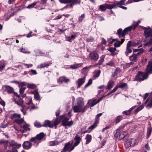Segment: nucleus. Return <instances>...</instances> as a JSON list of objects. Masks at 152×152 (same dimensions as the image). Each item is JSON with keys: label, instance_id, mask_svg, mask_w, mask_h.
<instances>
[{"label": "nucleus", "instance_id": "f257e3e1", "mask_svg": "<svg viewBox=\"0 0 152 152\" xmlns=\"http://www.w3.org/2000/svg\"><path fill=\"white\" fill-rule=\"evenodd\" d=\"M152 73V60L148 62L146 69V72L142 73L139 72L136 77V79L139 81H142L146 79L148 76V74Z\"/></svg>", "mask_w": 152, "mask_h": 152}, {"label": "nucleus", "instance_id": "f03ea898", "mask_svg": "<svg viewBox=\"0 0 152 152\" xmlns=\"http://www.w3.org/2000/svg\"><path fill=\"white\" fill-rule=\"evenodd\" d=\"M84 105V102L83 99L78 100L77 102V105L73 106L72 109L73 110L75 113H83L85 111L88 104L85 106Z\"/></svg>", "mask_w": 152, "mask_h": 152}, {"label": "nucleus", "instance_id": "7ed1b4c3", "mask_svg": "<svg viewBox=\"0 0 152 152\" xmlns=\"http://www.w3.org/2000/svg\"><path fill=\"white\" fill-rule=\"evenodd\" d=\"M45 134L43 132H41L37 134L36 136L32 137L30 139V141L34 143V145L35 147H37L40 143L41 140L43 138Z\"/></svg>", "mask_w": 152, "mask_h": 152}, {"label": "nucleus", "instance_id": "20e7f679", "mask_svg": "<svg viewBox=\"0 0 152 152\" xmlns=\"http://www.w3.org/2000/svg\"><path fill=\"white\" fill-rule=\"evenodd\" d=\"M132 29L134 30V26H131L125 28L124 30L122 31L121 28H120L117 31V33L118 34L120 38L122 37H124L127 32L131 31Z\"/></svg>", "mask_w": 152, "mask_h": 152}, {"label": "nucleus", "instance_id": "39448f33", "mask_svg": "<svg viewBox=\"0 0 152 152\" xmlns=\"http://www.w3.org/2000/svg\"><path fill=\"white\" fill-rule=\"evenodd\" d=\"M75 147L74 145H72L70 142H68L65 144L62 152H70L74 149Z\"/></svg>", "mask_w": 152, "mask_h": 152}, {"label": "nucleus", "instance_id": "423d86ee", "mask_svg": "<svg viewBox=\"0 0 152 152\" xmlns=\"http://www.w3.org/2000/svg\"><path fill=\"white\" fill-rule=\"evenodd\" d=\"M142 28L144 30L145 36L146 38L149 37L152 38V28L150 27L146 28L144 26H141Z\"/></svg>", "mask_w": 152, "mask_h": 152}, {"label": "nucleus", "instance_id": "0eeeda50", "mask_svg": "<svg viewBox=\"0 0 152 152\" xmlns=\"http://www.w3.org/2000/svg\"><path fill=\"white\" fill-rule=\"evenodd\" d=\"M89 58L91 60L96 61L98 59L99 55L96 51H92L89 53Z\"/></svg>", "mask_w": 152, "mask_h": 152}, {"label": "nucleus", "instance_id": "6e6552de", "mask_svg": "<svg viewBox=\"0 0 152 152\" xmlns=\"http://www.w3.org/2000/svg\"><path fill=\"white\" fill-rule=\"evenodd\" d=\"M81 0H70V3L67 4L65 8H71L72 9L73 8L74 5H79L81 3Z\"/></svg>", "mask_w": 152, "mask_h": 152}, {"label": "nucleus", "instance_id": "1a4fd4ad", "mask_svg": "<svg viewBox=\"0 0 152 152\" xmlns=\"http://www.w3.org/2000/svg\"><path fill=\"white\" fill-rule=\"evenodd\" d=\"M120 132V130L119 129H117L116 130V132L114 135L115 137H117L119 135V138L120 139H122L124 138L128 134L127 132L125 131Z\"/></svg>", "mask_w": 152, "mask_h": 152}, {"label": "nucleus", "instance_id": "9d476101", "mask_svg": "<svg viewBox=\"0 0 152 152\" xmlns=\"http://www.w3.org/2000/svg\"><path fill=\"white\" fill-rule=\"evenodd\" d=\"M113 8L112 4H105L99 6L98 9L102 12L104 11L107 9H111Z\"/></svg>", "mask_w": 152, "mask_h": 152}, {"label": "nucleus", "instance_id": "9b49d317", "mask_svg": "<svg viewBox=\"0 0 152 152\" xmlns=\"http://www.w3.org/2000/svg\"><path fill=\"white\" fill-rule=\"evenodd\" d=\"M102 115V113H99L97 115L95 118V121L94 123L88 128V129L92 130L95 128L97 126V124L98 123L99 119L98 118Z\"/></svg>", "mask_w": 152, "mask_h": 152}, {"label": "nucleus", "instance_id": "f8f14e48", "mask_svg": "<svg viewBox=\"0 0 152 152\" xmlns=\"http://www.w3.org/2000/svg\"><path fill=\"white\" fill-rule=\"evenodd\" d=\"M9 145L10 146L12 147L13 149H16V148H19L21 146L20 144L17 143V142H15L14 140H12L10 142Z\"/></svg>", "mask_w": 152, "mask_h": 152}, {"label": "nucleus", "instance_id": "ddd939ff", "mask_svg": "<svg viewBox=\"0 0 152 152\" xmlns=\"http://www.w3.org/2000/svg\"><path fill=\"white\" fill-rule=\"evenodd\" d=\"M126 1V0H121L117 3L112 4L113 8H115L117 7H120L122 5H125V2Z\"/></svg>", "mask_w": 152, "mask_h": 152}, {"label": "nucleus", "instance_id": "4468645a", "mask_svg": "<svg viewBox=\"0 0 152 152\" xmlns=\"http://www.w3.org/2000/svg\"><path fill=\"white\" fill-rule=\"evenodd\" d=\"M32 143L28 141H25L22 145V146L24 149L28 150L30 149L32 146Z\"/></svg>", "mask_w": 152, "mask_h": 152}, {"label": "nucleus", "instance_id": "2eb2a0df", "mask_svg": "<svg viewBox=\"0 0 152 152\" xmlns=\"http://www.w3.org/2000/svg\"><path fill=\"white\" fill-rule=\"evenodd\" d=\"M42 126L43 127L48 126L50 128H53V124L51 121L49 120H46L44 121Z\"/></svg>", "mask_w": 152, "mask_h": 152}, {"label": "nucleus", "instance_id": "dca6fc26", "mask_svg": "<svg viewBox=\"0 0 152 152\" xmlns=\"http://www.w3.org/2000/svg\"><path fill=\"white\" fill-rule=\"evenodd\" d=\"M87 104H88L87 107L88 106V107H93L97 103L96 99H91L89 100Z\"/></svg>", "mask_w": 152, "mask_h": 152}, {"label": "nucleus", "instance_id": "f3484780", "mask_svg": "<svg viewBox=\"0 0 152 152\" xmlns=\"http://www.w3.org/2000/svg\"><path fill=\"white\" fill-rule=\"evenodd\" d=\"M20 127L23 129L20 130V132L22 133H25L27 131L30 130V129L29 128V126L27 124H25L23 126H21Z\"/></svg>", "mask_w": 152, "mask_h": 152}, {"label": "nucleus", "instance_id": "a211bd4d", "mask_svg": "<svg viewBox=\"0 0 152 152\" xmlns=\"http://www.w3.org/2000/svg\"><path fill=\"white\" fill-rule=\"evenodd\" d=\"M114 81L111 80H110L107 83V86L106 89L108 90L111 89L114 86Z\"/></svg>", "mask_w": 152, "mask_h": 152}, {"label": "nucleus", "instance_id": "6ab92c4d", "mask_svg": "<svg viewBox=\"0 0 152 152\" xmlns=\"http://www.w3.org/2000/svg\"><path fill=\"white\" fill-rule=\"evenodd\" d=\"M74 140L76 141L75 142L73 145L75 147L79 144L81 139V138L77 134L74 138Z\"/></svg>", "mask_w": 152, "mask_h": 152}, {"label": "nucleus", "instance_id": "aec40b11", "mask_svg": "<svg viewBox=\"0 0 152 152\" xmlns=\"http://www.w3.org/2000/svg\"><path fill=\"white\" fill-rule=\"evenodd\" d=\"M118 88L124 89L125 90H126L128 88L127 84L126 83H121L118 85Z\"/></svg>", "mask_w": 152, "mask_h": 152}, {"label": "nucleus", "instance_id": "412c9836", "mask_svg": "<svg viewBox=\"0 0 152 152\" xmlns=\"http://www.w3.org/2000/svg\"><path fill=\"white\" fill-rule=\"evenodd\" d=\"M69 81V80L66 79L64 77H61L58 80V82L59 83H61L64 82L67 83Z\"/></svg>", "mask_w": 152, "mask_h": 152}, {"label": "nucleus", "instance_id": "4be33fe9", "mask_svg": "<svg viewBox=\"0 0 152 152\" xmlns=\"http://www.w3.org/2000/svg\"><path fill=\"white\" fill-rule=\"evenodd\" d=\"M147 102L148 104L147 105L146 107L148 108H151L152 107V98H148L146 100L145 103V104H146Z\"/></svg>", "mask_w": 152, "mask_h": 152}, {"label": "nucleus", "instance_id": "5701e85b", "mask_svg": "<svg viewBox=\"0 0 152 152\" xmlns=\"http://www.w3.org/2000/svg\"><path fill=\"white\" fill-rule=\"evenodd\" d=\"M85 77H83V78L78 79L77 81L78 87L79 88L80 86L82 85L85 82Z\"/></svg>", "mask_w": 152, "mask_h": 152}, {"label": "nucleus", "instance_id": "b1692460", "mask_svg": "<svg viewBox=\"0 0 152 152\" xmlns=\"http://www.w3.org/2000/svg\"><path fill=\"white\" fill-rule=\"evenodd\" d=\"M10 124L9 122L7 121H4L1 124L0 127L2 128H5L7 127Z\"/></svg>", "mask_w": 152, "mask_h": 152}, {"label": "nucleus", "instance_id": "393cba45", "mask_svg": "<svg viewBox=\"0 0 152 152\" xmlns=\"http://www.w3.org/2000/svg\"><path fill=\"white\" fill-rule=\"evenodd\" d=\"M32 98L31 96H28L26 97L25 98V101L26 104L29 105L31 104H33Z\"/></svg>", "mask_w": 152, "mask_h": 152}, {"label": "nucleus", "instance_id": "a878e982", "mask_svg": "<svg viewBox=\"0 0 152 152\" xmlns=\"http://www.w3.org/2000/svg\"><path fill=\"white\" fill-rule=\"evenodd\" d=\"M6 64L4 60L0 61V71L2 72L5 67Z\"/></svg>", "mask_w": 152, "mask_h": 152}, {"label": "nucleus", "instance_id": "bb28decb", "mask_svg": "<svg viewBox=\"0 0 152 152\" xmlns=\"http://www.w3.org/2000/svg\"><path fill=\"white\" fill-rule=\"evenodd\" d=\"M13 101L15 102V104H17L18 105L22 106L23 104V101L22 99H19L18 101H17L15 99H13Z\"/></svg>", "mask_w": 152, "mask_h": 152}, {"label": "nucleus", "instance_id": "cd10ccee", "mask_svg": "<svg viewBox=\"0 0 152 152\" xmlns=\"http://www.w3.org/2000/svg\"><path fill=\"white\" fill-rule=\"evenodd\" d=\"M124 39H121V42L119 41H116L117 42H116L114 44V46L115 47H120L121 44H122V43L124 41Z\"/></svg>", "mask_w": 152, "mask_h": 152}, {"label": "nucleus", "instance_id": "c85d7f7f", "mask_svg": "<svg viewBox=\"0 0 152 152\" xmlns=\"http://www.w3.org/2000/svg\"><path fill=\"white\" fill-rule=\"evenodd\" d=\"M152 131V127L150 124L148 125L147 132V138H148L150 135Z\"/></svg>", "mask_w": 152, "mask_h": 152}, {"label": "nucleus", "instance_id": "c756f323", "mask_svg": "<svg viewBox=\"0 0 152 152\" xmlns=\"http://www.w3.org/2000/svg\"><path fill=\"white\" fill-rule=\"evenodd\" d=\"M76 37V36L75 34L72 35L71 37H66V40L70 42H71L72 40L74 39Z\"/></svg>", "mask_w": 152, "mask_h": 152}, {"label": "nucleus", "instance_id": "7c9ffc66", "mask_svg": "<svg viewBox=\"0 0 152 152\" xmlns=\"http://www.w3.org/2000/svg\"><path fill=\"white\" fill-rule=\"evenodd\" d=\"M5 87L7 92L9 93H12L14 91L13 88L10 86H6Z\"/></svg>", "mask_w": 152, "mask_h": 152}, {"label": "nucleus", "instance_id": "2f4dec72", "mask_svg": "<svg viewBox=\"0 0 152 152\" xmlns=\"http://www.w3.org/2000/svg\"><path fill=\"white\" fill-rule=\"evenodd\" d=\"M21 115L20 114H17L16 113H14L11 114L10 116V118L13 119L16 118H20Z\"/></svg>", "mask_w": 152, "mask_h": 152}, {"label": "nucleus", "instance_id": "473e14b6", "mask_svg": "<svg viewBox=\"0 0 152 152\" xmlns=\"http://www.w3.org/2000/svg\"><path fill=\"white\" fill-rule=\"evenodd\" d=\"M91 136L89 134H87L86 135V144H87L90 143L91 140Z\"/></svg>", "mask_w": 152, "mask_h": 152}, {"label": "nucleus", "instance_id": "72a5a7b5", "mask_svg": "<svg viewBox=\"0 0 152 152\" xmlns=\"http://www.w3.org/2000/svg\"><path fill=\"white\" fill-rule=\"evenodd\" d=\"M105 58L104 55H102L100 57V59L96 65H99L102 64L104 61V59Z\"/></svg>", "mask_w": 152, "mask_h": 152}, {"label": "nucleus", "instance_id": "f704fd0d", "mask_svg": "<svg viewBox=\"0 0 152 152\" xmlns=\"http://www.w3.org/2000/svg\"><path fill=\"white\" fill-rule=\"evenodd\" d=\"M129 140L130 141V144L132 146H133L137 144V141L135 139H131Z\"/></svg>", "mask_w": 152, "mask_h": 152}, {"label": "nucleus", "instance_id": "c9c22d12", "mask_svg": "<svg viewBox=\"0 0 152 152\" xmlns=\"http://www.w3.org/2000/svg\"><path fill=\"white\" fill-rule=\"evenodd\" d=\"M27 87L29 88L33 89L36 88L37 86L36 84L33 83H28L27 84Z\"/></svg>", "mask_w": 152, "mask_h": 152}, {"label": "nucleus", "instance_id": "e433bc0d", "mask_svg": "<svg viewBox=\"0 0 152 152\" xmlns=\"http://www.w3.org/2000/svg\"><path fill=\"white\" fill-rule=\"evenodd\" d=\"M35 51L36 53H38V56H46V53L39 50H36Z\"/></svg>", "mask_w": 152, "mask_h": 152}, {"label": "nucleus", "instance_id": "4c0bfd02", "mask_svg": "<svg viewBox=\"0 0 152 152\" xmlns=\"http://www.w3.org/2000/svg\"><path fill=\"white\" fill-rule=\"evenodd\" d=\"M100 73L101 70H99L97 71H96L95 72L94 75L93 79H95L96 78L98 77L100 75Z\"/></svg>", "mask_w": 152, "mask_h": 152}, {"label": "nucleus", "instance_id": "58836bf2", "mask_svg": "<svg viewBox=\"0 0 152 152\" xmlns=\"http://www.w3.org/2000/svg\"><path fill=\"white\" fill-rule=\"evenodd\" d=\"M50 64L48 63H43L41 64L38 66V68H42L48 66H50Z\"/></svg>", "mask_w": 152, "mask_h": 152}, {"label": "nucleus", "instance_id": "ea45409f", "mask_svg": "<svg viewBox=\"0 0 152 152\" xmlns=\"http://www.w3.org/2000/svg\"><path fill=\"white\" fill-rule=\"evenodd\" d=\"M39 2V1L37 2H34L33 3L29 5L26 8L28 9H31L33 8L38 2Z\"/></svg>", "mask_w": 152, "mask_h": 152}, {"label": "nucleus", "instance_id": "a19ab883", "mask_svg": "<svg viewBox=\"0 0 152 152\" xmlns=\"http://www.w3.org/2000/svg\"><path fill=\"white\" fill-rule=\"evenodd\" d=\"M123 118V115H118L117 116L115 119V123L117 124Z\"/></svg>", "mask_w": 152, "mask_h": 152}, {"label": "nucleus", "instance_id": "79ce46f5", "mask_svg": "<svg viewBox=\"0 0 152 152\" xmlns=\"http://www.w3.org/2000/svg\"><path fill=\"white\" fill-rule=\"evenodd\" d=\"M24 121V120L23 119H15L14 122L16 123L18 125L21 124Z\"/></svg>", "mask_w": 152, "mask_h": 152}, {"label": "nucleus", "instance_id": "37998d69", "mask_svg": "<svg viewBox=\"0 0 152 152\" xmlns=\"http://www.w3.org/2000/svg\"><path fill=\"white\" fill-rule=\"evenodd\" d=\"M129 59L131 61H136L137 60V57L135 54H133L132 55L130 56Z\"/></svg>", "mask_w": 152, "mask_h": 152}, {"label": "nucleus", "instance_id": "c03bdc74", "mask_svg": "<svg viewBox=\"0 0 152 152\" xmlns=\"http://www.w3.org/2000/svg\"><path fill=\"white\" fill-rule=\"evenodd\" d=\"M34 98L36 100L40 101L41 99V98L39 92L35 94Z\"/></svg>", "mask_w": 152, "mask_h": 152}, {"label": "nucleus", "instance_id": "a18cd8bd", "mask_svg": "<svg viewBox=\"0 0 152 152\" xmlns=\"http://www.w3.org/2000/svg\"><path fill=\"white\" fill-rule=\"evenodd\" d=\"M59 143L57 141H51L49 143V145L51 146H54L58 145Z\"/></svg>", "mask_w": 152, "mask_h": 152}, {"label": "nucleus", "instance_id": "49530a36", "mask_svg": "<svg viewBox=\"0 0 152 152\" xmlns=\"http://www.w3.org/2000/svg\"><path fill=\"white\" fill-rule=\"evenodd\" d=\"M21 107L22 108L21 109V111L23 113L24 115H26L27 113L26 111L27 108H26V107L25 105H22Z\"/></svg>", "mask_w": 152, "mask_h": 152}, {"label": "nucleus", "instance_id": "de8ad7c7", "mask_svg": "<svg viewBox=\"0 0 152 152\" xmlns=\"http://www.w3.org/2000/svg\"><path fill=\"white\" fill-rule=\"evenodd\" d=\"M69 118H65L62 121V125L64 126H66V124H67Z\"/></svg>", "mask_w": 152, "mask_h": 152}, {"label": "nucleus", "instance_id": "09e8293b", "mask_svg": "<svg viewBox=\"0 0 152 152\" xmlns=\"http://www.w3.org/2000/svg\"><path fill=\"white\" fill-rule=\"evenodd\" d=\"M132 52V50L130 48H126V50L125 52V54L126 56H128L129 54Z\"/></svg>", "mask_w": 152, "mask_h": 152}, {"label": "nucleus", "instance_id": "8fccbe9b", "mask_svg": "<svg viewBox=\"0 0 152 152\" xmlns=\"http://www.w3.org/2000/svg\"><path fill=\"white\" fill-rule=\"evenodd\" d=\"M59 2L61 4H69L70 3V0H59Z\"/></svg>", "mask_w": 152, "mask_h": 152}, {"label": "nucleus", "instance_id": "3c124183", "mask_svg": "<svg viewBox=\"0 0 152 152\" xmlns=\"http://www.w3.org/2000/svg\"><path fill=\"white\" fill-rule=\"evenodd\" d=\"M92 83V80L91 79H90L88 80V83L85 85V88H86L89 86Z\"/></svg>", "mask_w": 152, "mask_h": 152}, {"label": "nucleus", "instance_id": "603ef678", "mask_svg": "<svg viewBox=\"0 0 152 152\" xmlns=\"http://www.w3.org/2000/svg\"><path fill=\"white\" fill-rule=\"evenodd\" d=\"M125 145L126 147L128 148L130 146H132L130 144V142L129 140H127L125 143Z\"/></svg>", "mask_w": 152, "mask_h": 152}, {"label": "nucleus", "instance_id": "864d4df0", "mask_svg": "<svg viewBox=\"0 0 152 152\" xmlns=\"http://www.w3.org/2000/svg\"><path fill=\"white\" fill-rule=\"evenodd\" d=\"M117 39H112L110 38L108 39V42L109 43L112 44L113 42L117 41Z\"/></svg>", "mask_w": 152, "mask_h": 152}, {"label": "nucleus", "instance_id": "5fc2aeb1", "mask_svg": "<svg viewBox=\"0 0 152 152\" xmlns=\"http://www.w3.org/2000/svg\"><path fill=\"white\" fill-rule=\"evenodd\" d=\"M106 65L110 66H114L115 65L113 61H110L108 63H106Z\"/></svg>", "mask_w": 152, "mask_h": 152}, {"label": "nucleus", "instance_id": "6e6d98bb", "mask_svg": "<svg viewBox=\"0 0 152 152\" xmlns=\"http://www.w3.org/2000/svg\"><path fill=\"white\" fill-rule=\"evenodd\" d=\"M107 50L111 53L114 52L116 50L114 48H110L107 49Z\"/></svg>", "mask_w": 152, "mask_h": 152}, {"label": "nucleus", "instance_id": "4d7b16f0", "mask_svg": "<svg viewBox=\"0 0 152 152\" xmlns=\"http://www.w3.org/2000/svg\"><path fill=\"white\" fill-rule=\"evenodd\" d=\"M152 44V38H151L150 39V40L147 42H146L145 45L146 46H150Z\"/></svg>", "mask_w": 152, "mask_h": 152}, {"label": "nucleus", "instance_id": "13d9d810", "mask_svg": "<svg viewBox=\"0 0 152 152\" xmlns=\"http://www.w3.org/2000/svg\"><path fill=\"white\" fill-rule=\"evenodd\" d=\"M85 17V15L84 14H82L79 18L78 20L80 22H81L83 19Z\"/></svg>", "mask_w": 152, "mask_h": 152}, {"label": "nucleus", "instance_id": "bf43d9fd", "mask_svg": "<svg viewBox=\"0 0 152 152\" xmlns=\"http://www.w3.org/2000/svg\"><path fill=\"white\" fill-rule=\"evenodd\" d=\"M35 126L38 128L41 127L42 126V125H41L39 123L37 122H35L34 123Z\"/></svg>", "mask_w": 152, "mask_h": 152}, {"label": "nucleus", "instance_id": "052dcab7", "mask_svg": "<svg viewBox=\"0 0 152 152\" xmlns=\"http://www.w3.org/2000/svg\"><path fill=\"white\" fill-rule=\"evenodd\" d=\"M26 88V87H22L20 88L19 90L20 94H23L24 93Z\"/></svg>", "mask_w": 152, "mask_h": 152}, {"label": "nucleus", "instance_id": "680f3d73", "mask_svg": "<svg viewBox=\"0 0 152 152\" xmlns=\"http://www.w3.org/2000/svg\"><path fill=\"white\" fill-rule=\"evenodd\" d=\"M59 121L58 118H57L54 121L53 124V126H56L58 125L59 123Z\"/></svg>", "mask_w": 152, "mask_h": 152}, {"label": "nucleus", "instance_id": "e2e57ef3", "mask_svg": "<svg viewBox=\"0 0 152 152\" xmlns=\"http://www.w3.org/2000/svg\"><path fill=\"white\" fill-rule=\"evenodd\" d=\"M122 113L126 115H129L131 113V112L129 110H126L123 111Z\"/></svg>", "mask_w": 152, "mask_h": 152}, {"label": "nucleus", "instance_id": "0e129e2a", "mask_svg": "<svg viewBox=\"0 0 152 152\" xmlns=\"http://www.w3.org/2000/svg\"><path fill=\"white\" fill-rule=\"evenodd\" d=\"M79 66L78 64H75L71 65L70 66V67L72 69H76L78 68Z\"/></svg>", "mask_w": 152, "mask_h": 152}, {"label": "nucleus", "instance_id": "69168bd1", "mask_svg": "<svg viewBox=\"0 0 152 152\" xmlns=\"http://www.w3.org/2000/svg\"><path fill=\"white\" fill-rule=\"evenodd\" d=\"M144 51V49H141L140 50V51L138 52L137 53L135 54V55H136V56L137 57V56H139L140 54L142 53Z\"/></svg>", "mask_w": 152, "mask_h": 152}, {"label": "nucleus", "instance_id": "338daca9", "mask_svg": "<svg viewBox=\"0 0 152 152\" xmlns=\"http://www.w3.org/2000/svg\"><path fill=\"white\" fill-rule=\"evenodd\" d=\"M144 107V106L142 104L140 106L137 108L136 109L137 112H138L140 110H142Z\"/></svg>", "mask_w": 152, "mask_h": 152}, {"label": "nucleus", "instance_id": "774afa93", "mask_svg": "<svg viewBox=\"0 0 152 152\" xmlns=\"http://www.w3.org/2000/svg\"><path fill=\"white\" fill-rule=\"evenodd\" d=\"M94 39V38L93 37H90L86 39V40L87 42H92L93 41Z\"/></svg>", "mask_w": 152, "mask_h": 152}]
</instances>
